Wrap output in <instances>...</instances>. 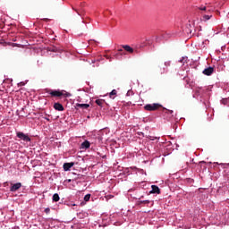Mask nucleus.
Returning <instances> with one entry per match:
<instances>
[{
	"label": "nucleus",
	"instance_id": "1",
	"mask_svg": "<svg viewBox=\"0 0 229 229\" xmlns=\"http://www.w3.org/2000/svg\"><path fill=\"white\" fill-rule=\"evenodd\" d=\"M158 108H162V105L160 104H148L144 106V109L148 112H155L156 110H158Z\"/></svg>",
	"mask_w": 229,
	"mask_h": 229
},
{
	"label": "nucleus",
	"instance_id": "2",
	"mask_svg": "<svg viewBox=\"0 0 229 229\" xmlns=\"http://www.w3.org/2000/svg\"><path fill=\"white\" fill-rule=\"evenodd\" d=\"M16 137H18V139H21V140H23L24 142H31V138H30L28 134H24V132L22 131H18L16 133Z\"/></svg>",
	"mask_w": 229,
	"mask_h": 229
},
{
	"label": "nucleus",
	"instance_id": "3",
	"mask_svg": "<svg viewBox=\"0 0 229 229\" xmlns=\"http://www.w3.org/2000/svg\"><path fill=\"white\" fill-rule=\"evenodd\" d=\"M48 94H50L52 98H62V96H64V92L60 90H49Z\"/></svg>",
	"mask_w": 229,
	"mask_h": 229
},
{
	"label": "nucleus",
	"instance_id": "4",
	"mask_svg": "<svg viewBox=\"0 0 229 229\" xmlns=\"http://www.w3.org/2000/svg\"><path fill=\"white\" fill-rule=\"evenodd\" d=\"M21 187H22V183L21 182H16V183H11V187H10V192H17V191H19V189H21Z\"/></svg>",
	"mask_w": 229,
	"mask_h": 229
},
{
	"label": "nucleus",
	"instance_id": "5",
	"mask_svg": "<svg viewBox=\"0 0 229 229\" xmlns=\"http://www.w3.org/2000/svg\"><path fill=\"white\" fill-rule=\"evenodd\" d=\"M202 72L205 74V76H212L214 73V67L206 68Z\"/></svg>",
	"mask_w": 229,
	"mask_h": 229
},
{
	"label": "nucleus",
	"instance_id": "6",
	"mask_svg": "<svg viewBox=\"0 0 229 229\" xmlns=\"http://www.w3.org/2000/svg\"><path fill=\"white\" fill-rule=\"evenodd\" d=\"M55 110H57V112H64V106L58 102L54 104Z\"/></svg>",
	"mask_w": 229,
	"mask_h": 229
},
{
	"label": "nucleus",
	"instance_id": "7",
	"mask_svg": "<svg viewBox=\"0 0 229 229\" xmlns=\"http://www.w3.org/2000/svg\"><path fill=\"white\" fill-rule=\"evenodd\" d=\"M151 194H160V188L157 185H152V191H150Z\"/></svg>",
	"mask_w": 229,
	"mask_h": 229
},
{
	"label": "nucleus",
	"instance_id": "8",
	"mask_svg": "<svg viewBox=\"0 0 229 229\" xmlns=\"http://www.w3.org/2000/svg\"><path fill=\"white\" fill-rule=\"evenodd\" d=\"M74 165V163H64L63 167L64 169V171H69L71 169V167H72Z\"/></svg>",
	"mask_w": 229,
	"mask_h": 229
},
{
	"label": "nucleus",
	"instance_id": "9",
	"mask_svg": "<svg viewBox=\"0 0 229 229\" xmlns=\"http://www.w3.org/2000/svg\"><path fill=\"white\" fill-rule=\"evenodd\" d=\"M123 48L124 49V51H127V53H133V48L128 45H124L123 46Z\"/></svg>",
	"mask_w": 229,
	"mask_h": 229
},
{
	"label": "nucleus",
	"instance_id": "10",
	"mask_svg": "<svg viewBox=\"0 0 229 229\" xmlns=\"http://www.w3.org/2000/svg\"><path fill=\"white\" fill-rule=\"evenodd\" d=\"M81 148L84 149H89V148H90V142L85 140L84 142L81 143Z\"/></svg>",
	"mask_w": 229,
	"mask_h": 229
},
{
	"label": "nucleus",
	"instance_id": "11",
	"mask_svg": "<svg viewBox=\"0 0 229 229\" xmlns=\"http://www.w3.org/2000/svg\"><path fill=\"white\" fill-rule=\"evenodd\" d=\"M76 106L78 108H83V109L87 110V108H89L90 106V105H89V104H77Z\"/></svg>",
	"mask_w": 229,
	"mask_h": 229
},
{
	"label": "nucleus",
	"instance_id": "12",
	"mask_svg": "<svg viewBox=\"0 0 229 229\" xmlns=\"http://www.w3.org/2000/svg\"><path fill=\"white\" fill-rule=\"evenodd\" d=\"M212 17V14H204L201 18V21L204 22H207V21H209V19Z\"/></svg>",
	"mask_w": 229,
	"mask_h": 229
},
{
	"label": "nucleus",
	"instance_id": "13",
	"mask_svg": "<svg viewBox=\"0 0 229 229\" xmlns=\"http://www.w3.org/2000/svg\"><path fill=\"white\" fill-rule=\"evenodd\" d=\"M114 96H117V90H115V89H113V90L110 92L109 98H110L111 99H114Z\"/></svg>",
	"mask_w": 229,
	"mask_h": 229
},
{
	"label": "nucleus",
	"instance_id": "14",
	"mask_svg": "<svg viewBox=\"0 0 229 229\" xmlns=\"http://www.w3.org/2000/svg\"><path fill=\"white\" fill-rule=\"evenodd\" d=\"M53 201H55V202L60 201V195H58V193H55L53 195Z\"/></svg>",
	"mask_w": 229,
	"mask_h": 229
},
{
	"label": "nucleus",
	"instance_id": "15",
	"mask_svg": "<svg viewBox=\"0 0 229 229\" xmlns=\"http://www.w3.org/2000/svg\"><path fill=\"white\" fill-rule=\"evenodd\" d=\"M96 103L98 106H103L105 105V99H97Z\"/></svg>",
	"mask_w": 229,
	"mask_h": 229
},
{
	"label": "nucleus",
	"instance_id": "16",
	"mask_svg": "<svg viewBox=\"0 0 229 229\" xmlns=\"http://www.w3.org/2000/svg\"><path fill=\"white\" fill-rule=\"evenodd\" d=\"M72 10H74V12H76V13H78V15H80L81 17L83 16V11L82 10H78L74 7H72Z\"/></svg>",
	"mask_w": 229,
	"mask_h": 229
},
{
	"label": "nucleus",
	"instance_id": "17",
	"mask_svg": "<svg viewBox=\"0 0 229 229\" xmlns=\"http://www.w3.org/2000/svg\"><path fill=\"white\" fill-rule=\"evenodd\" d=\"M157 72H158L159 74H165V72H167V69H165V68H159V69L157 70Z\"/></svg>",
	"mask_w": 229,
	"mask_h": 229
},
{
	"label": "nucleus",
	"instance_id": "18",
	"mask_svg": "<svg viewBox=\"0 0 229 229\" xmlns=\"http://www.w3.org/2000/svg\"><path fill=\"white\" fill-rule=\"evenodd\" d=\"M222 105H229V98L221 100Z\"/></svg>",
	"mask_w": 229,
	"mask_h": 229
},
{
	"label": "nucleus",
	"instance_id": "19",
	"mask_svg": "<svg viewBox=\"0 0 229 229\" xmlns=\"http://www.w3.org/2000/svg\"><path fill=\"white\" fill-rule=\"evenodd\" d=\"M149 203V200H140L139 202V205H148Z\"/></svg>",
	"mask_w": 229,
	"mask_h": 229
},
{
	"label": "nucleus",
	"instance_id": "20",
	"mask_svg": "<svg viewBox=\"0 0 229 229\" xmlns=\"http://www.w3.org/2000/svg\"><path fill=\"white\" fill-rule=\"evenodd\" d=\"M90 200V194H87L84 197V201H89Z\"/></svg>",
	"mask_w": 229,
	"mask_h": 229
},
{
	"label": "nucleus",
	"instance_id": "21",
	"mask_svg": "<svg viewBox=\"0 0 229 229\" xmlns=\"http://www.w3.org/2000/svg\"><path fill=\"white\" fill-rule=\"evenodd\" d=\"M110 24H111L112 27H114V26H115L117 24V21L113 19V20H111Z\"/></svg>",
	"mask_w": 229,
	"mask_h": 229
},
{
	"label": "nucleus",
	"instance_id": "22",
	"mask_svg": "<svg viewBox=\"0 0 229 229\" xmlns=\"http://www.w3.org/2000/svg\"><path fill=\"white\" fill-rule=\"evenodd\" d=\"M170 65H171V62H169V61L165 62V67H169Z\"/></svg>",
	"mask_w": 229,
	"mask_h": 229
},
{
	"label": "nucleus",
	"instance_id": "23",
	"mask_svg": "<svg viewBox=\"0 0 229 229\" xmlns=\"http://www.w3.org/2000/svg\"><path fill=\"white\" fill-rule=\"evenodd\" d=\"M24 85H26V83L24 81L18 83L19 87H24Z\"/></svg>",
	"mask_w": 229,
	"mask_h": 229
},
{
	"label": "nucleus",
	"instance_id": "24",
	"mask_svg": "<svg viewBox=\"0 0 229 229\" xmlns=\"http://www.w3.org/2000/svg\"><path fill=\"white\" fill-rule=\"evenodd\" d=\"M45 212H46L47 214H49V213L51 212V209H50L49 208H47L45 209Z\"/></svg>",
	"mask_w": 229,
	"mask_h": 229
},
{
	"label": "nucleus",
	"instance_id": "25",
	"mask_svg": "<svg viewBox=\"0 0 229 229\" xmlns=\"http://www.w3.org/2000/svg\"><path fill=\"white\" fill-rule=\"evenodd\" d=\"M219 165H222V167H225V165H229V163L228 164L221 163L219 164Z\"/></svg>",
	"mask_w": 229,
	"mask_h": 229
},
{
	"label": "nucleus",
	"instance_id": "26",
	"mask_svg": "<svg viewBox=\"0 0 229 229\" xmlns=\"http://www.w3.org/2000/svg\"><path fill=\"white\" fill-rule=\"evenodd\" d=\"M118 51H120V52H121V54H120V55H126V53H124V51H123V49H119Z\"/></svg>",
	"mask_w": 229,
	"mask_h": 229
},
{
	"label": "nucleus",
	"instance_id": "27",
	"mask_svg": "<svg viewBox=\"0 0 229 229\" xmlns=\"http://www.w3.org/2000/svg\"><path fill=\"white\" fill-rule=\"evenodd\" d=\"M43 119H46V121H51L48 117H43Z\"/></svg>",
	"mask_w": 229,
	"mask_h": 229
},
{
	"label": "nucleus",
	"instance_id": "28",
	"mask_svg": "<svg viewBox=\"0 0 229 229\" xmlns=\"http://www.w3.org/2000/svg\"><path fill=\"white\" fill-rule=\"evenodd\" d=\"M200 10L205 11V10H207V7L200 8Z\"/></svg>",
	"mask_w": 229,
	"mask_h": 229
},
{
	"label": "nucleus",
	"instance_id": "29",
	"mask_svg": "<svg viewBox=\"0 0 229 229\" xmlns=\"http://www.w3.org/2000/svg\"><path fill=\"white\" fill-rule=\"evenodd\" d=\"M91 42H94V40L92 39L89 40V44H90Z\"/></svg>",
	"mask_w": 229,
	"mask_h": 229
},
{
	"label": "nucleus",
	"instance_id": "30",
	"mask_svg": "<svg viewBox=\"0 0 229 229\" xmlns=\"http://www.w3.org/2000/svg\"><path fill=\"white\" fill-rule=\"evenodd\" d=\"M183 60H185V58H182L180 62H181V63H182V62H183Z\"/></svg>",
	"mask_w": 229,
	"mask_h": 229
},
{
	"label": "nucleus",
	"instance_id": "31",
	"mask_svg": "<svg viewBox=\"0 0 229 229\" xmlns=\"http://www.w3.org/2000/svg\"><path fill=\"white\" fill-rule=\"evenodd\" d=\"M15 46H16L15 43H13V47H15Z\"/></svg>",
	"mask_w": 229,
	"mask_h": 229
},
{
	"label": "nucleus",
	"instance_id": "32",
	"mask_svg": "<svg viewBox=\"0 0 229 229\" xmlns=\"http://www.w3.org/2000/svg\"><path fill=\"white\" fill-rule=\"evenodd\" d=\"M170 114H173V111H168Z\"/></svg>",
	"mask_w": 229,
	"mask_h": 229
},
{
	"label": "nucleus",
	"instance_id": "33",
	"mask_svg": "<svg viewBox=\"0 0 229 229\" xmlns=\"http://www.w3.org/2000/svg\"><path fill=\"white\" fill-rule=\"evenodd\" d=\"M106 58L108 59V58H110L109 56H106Z\"/></svg>",
	"mask_w": 229,
	"mask_h": 229
}]
</instances>
